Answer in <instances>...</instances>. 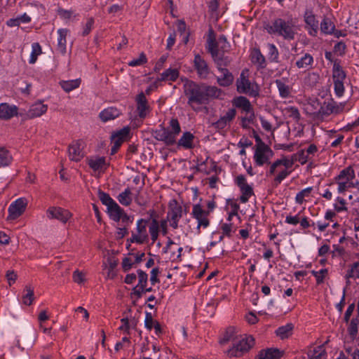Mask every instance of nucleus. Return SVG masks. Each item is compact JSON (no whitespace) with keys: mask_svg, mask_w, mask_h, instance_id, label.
I'll return each instance as SVG.
<instances>
[{"mask_svg":"<svg viewBox=\"0 0 359 359\" xmlns=\"http://www.w3.org/2000/svg\"><path fill=\"white\" fill-rule=\"evenodd\" d=\"M334 25L329 18H325L321 24L320 29L325 34H331L334 30Z\"/></svg>","mask_w":359,"mask_h":359,"instance_id":"4c0bfd02","label":"nucleus"},{"mask_svg":"<svg viewBox=\"0 0 359 359\" xmlns=\"http://www.w3.org/2000/svg\"><path fill=\"white\" fill-rule=\"evenodd\" d=\"M157 322L156 320H154L152 318V316L150 313H146V317H145V327L151 330L152 327H154L155 323Z\"/></svg>","mask_w":359,"mask_h":359,"instance_id":"680f3d73","label":"nucleus"},{"mask_svg":"<svg viewBox=\"0 0 359 359\" xmlns=\"http://www.w3.org/2000/svg\"><path fill=\"white\" fill-rule=\"evenodd\" d=\"M138 275V287L144 288L147 283V274L142 270L137 271Z\"/></svg>","mask_w":359,"mask_h":359,"instance_id":"09e8293b","label":"nucleus"},{"mask_svg":"<svg viewBox=\"0 0 359 359\" xmlns=\"http://www.w3.org/2000/svg\"><path fill=\"white\" fill-rule=\"evenodd\" d=\"M207 48L217 67H225L230 64L231 60L225 55V52L220 51L218 48H215L211 40L210 41V46L207 47Z\"/></svg>","mask_w":359,"mask_h":359,"instance_id":"9d476101","label":"nucleus"},{"mask_svg":"<svg viewBox=\"0 0 359 359\" xmlns=\"http://www.w3.org/2000/svg\"><path fill=\"white\" fill-rule=\"evenodd\" d=\"M205 103L210 98H217L221 95V90L216 86H210L203 83Z\"/></svg>","mask_w":359,"mask_h":359,"instance_id":"393cba45","label":"nucleus"},{"mask_svg":"<svg viewBox=\"0 0 359 359\" xmlns=\"http://www.w3.org/2000/svg\"><path fill=\"white\" fill-rule=\"evenodd\" d=\"M11 161V157L8 151L4 148H0V166L8 165Z\"/></svg>","mask_w":359,"mask_h":359,"instance_id":"a18cd8bd","label":"nucleus"},{"mask_svg":"<svg viewBox=\"0 0 359 359\" xmlns=\"http://www.w3.org/2000/svg\"><path fill=\"white\" fill-rule=\"evenodd\" d=\"M84 142L81 140L73 142L69 146V156L70 160L78 162L83 157V149Z\"/></svg>","mask_w":359,"mask_h":359,"instance_id":"9b49d317","label":"nucleus"},{"mask_svg":"<svg viewBox=\"0 0 359 359\" xmlns=\"http://www.w3.org/2000/svg\"><path fill=\"white\" fill-rule=\"evenodd\" d=\"M346 48V44L344 42L340 41L334 45V51L335 53H337L339 55H342L345 53Z\"/></svg>","mask_w":359,"mask_h":359,"instance_id":"052dcab7","label":"nucleus"},{"mask_svg":"<svg viewBox=\"0 0 359 359\" xmlns=\"http://www.w3.org/2000/svg\"><path fill=\"white\" fill-rule=\"evenodd\" d=\"M355 177V172L351 167H348L342 170L339 175L335 178L336 181L344 180L346 178V181H352Z\"/></svg>","mask_w":359,"mask_h":359,"instance_id":"72a5a7b5","label":"nucleus"},{"mask_svg":"<svg viewBox=\"0 0 359 359\" xmlns=\"http://www.w3.org/2000/svg\"><path fill=\"white\" fill-rule=\"evenodd\" d=\"M278 163V165H283L285 167L286 169L290 168L295 162V158H293V156L290 159L287 158L286 157H283L281 159L277 160L276 161Z\"/></svg>","mask_w":359,"mask_h":359,"instance_id":"3c124183","label":"nucleus"},{"mask_svg":"<svg viewBox=\"0 0 359 359\" xmlns=\"http://www.w3.org/2000/svg\"><path fill=\"white\" fill-rule=\"evenodd\" d=\"M68 32L69 31L67 29H60L57 31L59 34V38L57 39V49L63 54L66 53V37Z\"/></svg>","mask_w":359,"mask_h":359,"instance_id":"bb28decb","label":"nucleus"},{"mask_svg":"<svg viewBox=\"0 0 359 359\" xmlns=\"http://www.w3.org/2000/svg\"><path fill=\"white\" fill-rule=\"evenodd\" d=\"M108 266L104 264V267L108 269L107 277L113 279L116 276L114 269L118 264V261L114 257H109L107 259Z\"/></svg>","mask_w":359,"mask_h":359,"instance_id":"f704fd0d","label":"nucleus"},{"mask_svg":"<svg viewBox=\"0 0 359 359\" xmlns=\"http://www.w3.org/2000/svg\"><path fill=\"white\" fill-rule=\"evenodd\" d=\"M179 77V71L177 69L169 68L162 74L158 81H175Z\"/></svg>","mask_w":359,"mask_h":359,"instance_id":"b1692460","label":"nucleus"},{"mask_svg":"<svg viewBox=\"0 0 359 359\" xmlns=\"http://www.w3.org/2000/svg\"><path fill=\"white\" fill-rule=\"evenodd\" d=\"M111 141L114 144L111 149V154H114L116 153L117 150L123 143V141L121 140V137H111Z\"/></svg>","mask_w":359,"mask_h":359,"instance_id":"4d7b16f0","label":"nucleus"},{"mask_svg":"<svg viewBox=\"0 0 359 359\" xmlns=\"http://www.w3.org/2000/svg\"><path fill=\"white\" fill-rule=\"evenodd\" d=\"M236 334V332L235 327H228L226 329V332H224L222 338L219 340V344L223 345L230 341H232L234 342V341L237 339Z\"/></svg>","mask_w":359,"mask_h":359,"instance_id":"c85d7f7f","label":"nucleus"},{"mask_svg":"<svg viewBox=\"0 0 359 359\" xmlns=\"http://www.w3.org/2000/svg\"><path fill=\"white\" fill-rule=\"evenodd\" d=\"M242 192V195L241 196L240 201L245 203H246L249 198L253 194L252 188L248 184L245 186L244 188L242 187L241 189Z\"/></svg>","mask_w":359,"mask_h":359,"instance_id":"49530a36","label":"nucleus"},{"mask_svg":"<svg viewBox=\"0 0 359 359\" xmlns=\"http://www.w3.org/2000/svg\"><path fill=\"white\" fill-rule=\"evenodd\" d=\"M137 111L141 118H144L149 110L147 100L144 93H139L136 97Z\"/></svg>","mask_w":359,"mask_h":359,"instance_id":"2eb2a0df","label":"nucleus"},{"mask_svg":"<svg viewBox=\"0 0 359 359\" xmlns=\"http://www.w3.org/2000/svg\"><path fill=\"white\" fill-rule=\"evenodd\" d=\"M257 141H259V143L257 146L254 158L256 163L260 166L264 163H269V159L272 157L273 152L267 145L261 141L260 138L257 137Z\"/></svg>","mask_w":359,"mask_h":359,"instance_id":"39448f33","label":"nucleus"},{"mask_svg":"<svg viewBox=\"0 0 359 359\" xmlns=\"http://www.w3.org/2000/svg\"><path fill=\"white\" fill-rule=\"evenodd\" d=\"M130 132L129 128H124L117 132L115 135H114L112 137H121L122 141L123 142L124 139L127 137Z\"/></svg>","mask_w":359,"mask_h":359,"instance_id":"338daca9","label":"nucleus"},{"mask_svg":"<svg viewBox=\"0 0 359 359\" xmlns=\"http://www.w3.org/2000/svg\"><path fill=\"white\" fill-rule=\"evenodd\" d=\"M81 79H76L74 80L62 81L60 83L61 87L66 92H70L79 87L81 84Z\"/></svg>","mask_w":359,"mask_h":359,"instance_id":"7c9ffc66","label":"nucleus"},{"mask_svg":"<svg viewBox=\"0 0 359 359\" xmlns=\"http://www.w3.org/2000/svg\"><path fill=\"white\" fill-rule=\"evenodd\" d=\"M147 62V57L144 53H142L138 59L131 60L128 65L130 67L142 65Z\"/></svg>","mask_w":359,"mask_h":359,"instance_id":"6e6d98bb","label":"nucleus"},{"mask_svg":"<svg viewBox=\"0 0 359 359\" xmlns=\"http://www.w3.org/2000/svg\"><path fill=\"white\" fill-rule=\"evenodd\" d=\"M47 109V105L42 104L41 102H38L30 107L27 115L29 118L39 117L46 112Z\"/></svg>","mask_w":359,"mask_h":359,"instance_id":"412c9836","label":"nucleus"},{"mask_svg":"<svg viewBox=\"0 0 359 359\" xmlns=\"http://www.w3.org/2000/svg\"><path fill=\"white\" fill-rule=\"evenodd\" d=\"M276 83L280 95L282 97H287L290 94V87L280 80H276Z\"/></svg>","mask_w":359,"mask_h":359,"instance_id":"a19ab883","label":"nucleus"},{"mask_svg":"<svg viewBox=\"0 0 359 359\" xmlns=\"http://www.w3.org/2000/svg\"><path fill=\"white\" fill-rule=\"evenodd\" d=\"M25 291L26 292V294L22 296V302L25 305L29 306L32 304L34 299V289L31 285H26Z\"/></svg>","mask_w":359,"mask_h":359,"instance_id":"e433bc0d","label":"nucleus"},{"mask_svg":"<svg viewBox=\"0 0 359 359\" xmlns=\"http://www.w3.org/2000/svg\"><path fill=\"white\" fill-rule=\"evenodd\" d=\"M252 61L261 65L265 62V59L259 50H255L252 53Z\"/></svg>","mask_w":359,"mask_h":359,"instance_id":"603ef678","label":"nucleus"},{"mask_svg":"<svg viewBox=\"0 0 359 359\" xmlns=\"http://www.w3.org/2000/svg\"><path fill=\"white\" fill-rule=\"evenodd\" d=\"M98 197L101 202L105 205L107 208L116 203L108 194L104 193L100 189L98 191Z\"/></svg>","mask_w":359,"mask_h":359,"instance_id":"79ce46f5","label":"nucleus"},{"mask_svg":"<svg viewBox=\"0 0 359 359\" xmlns=\"http://www.w3.org/2000/svg\"><path fill=\"white\" fill-rule=\"evenodd\" d=\"M305 22L310 27L309 34L315 36L317 33L318 22L316 20L314 15L311 13H306L305 15Z\"/></svg>","mask_w":359,"mask_h":359,"instance_id":"a878e982","label":"nucleus"},{"mask_svg":"<svg viewBox=\"0 0 359 359\" xmlns=\"http://www.w3.org/2000/svg\"><path fill=\"white\" fill-rule=\"evenodd\" d=\"M210 40L214 43L215 48H218L220 51L226 52L229 47V45L226 41V39L224 36H219L217 41H215V35L212 29L210 31V34L207 41V47H209Z\"/></svg>","mask_w":359,"mask_h":359,"instance_id":"dca6fc26","label":"nucleus"},{"mask_svg":"<svg viewBox=\"0 0 359 359\" xmlns=\"http://www.w3.org/2000/svg\"><path fill=\"white\" fill-rule=\"evenodd\" d=\"M311 188H306L305 189H303L302 191H301L300 192H299L297 196H296V201L298 203H302L303 201H304V198L305 196H308L311 191Z\"/></svg>","mask_w":359,"mask_h":359,"instance_id":"bf43d9fd","label":"nucleus"},{"mask_svg":"<svg viewBox=\"0 0 359 359\" xmlns=\"http://www.w3.org/2000/svg\"><path fill=\"white\" fill-rule=\"evenodd\" d=\"M293 327L292 324L288 323L285 326L280 327L276 333L281 339H287L292 335Z\"/></svg>","mask_w":359,"mask_h":359,"instance_id":"c756f323","label":"nucleus"},{"mask_svg":"<svg viewBox=\"0 0 359 359\" xmlns=\"http://www.w3.org/2000/svg\"><path fill=\"white\" fill-rule=\"evenodd\" d=\"M313 61V57L310 54L306 53L296 62V65L299 69H308Z\"/></svg>","mask_w":359,"mask_h":359,"instance_id":"473e14b6","label":"nucleus"},{"mask_svg":"<svg viewBox=\"0 0 359 359\" xmlns=\"http://www.w3.org/2000/svg\"><path fill=\"white\" fill-rule=\"evenodd\" d=\"M32 48V51L30 56L29 63L34 64L36 62L38 55L41 54L42 50L41 46L38 43H33Z\"/></svg>","mask_w":359,"mask_h":359,"instance_id":"c03bdc74","label":"nucleus"},{"mask_svg":"<svg viewBox=\"0 0 359 359\" xmlns=\"http://www.w3.org/2000/svg\"><path fill=\"white\" fill-rule=\"evenodd\" d=\"M194 62L199 76L203 79L206 78L209 74L207 62L198 54L195 55Z\"/></svg>","mask_w":359,"mask_h":359,"instance_id":"f3484780","label":"nucleus"},{"mask_svg":"<svg viewBox=\"0 0 359 359\" xmlns=\"http://www.w3.org/2000/svg\"><path fill=\"white\" fill-rule=\"evenodd\" d=\"M233 104L245 112V116L242 118V124L243 127H248L249 123L253 122L255 117L250 101L245 97L240 96L233 100Z\"/></svg>","mask_w":359,"mask_h":359,"instance_id":"20e7f679","label":"nucleus"},{"mask_svg":"<svg viewBox=\"0 0 359 359\" xmlns=\"http://www.w3.org/2000/svg\"><path fill=\"white\" fill-rule=\"evenodd\" d=\"M89 167L94 171L102 172L107 168L104 157L93 156L87 160Z\"/></svg>","mask_w":359,"mask_h":359,"instance_id":"a211bd4d","label":"nucleus"},{"mask_svg":"<svg viewBox=\"0 0 359 359\" xmlns=\"http://www.w3.org/2000/svg\"><path fill=\"white\" fill-rule=\"evenodd\" d=\"M237 90L240 93L248 94L250 95L255 96L257 93L254 89L251 83L248 79V70H243L240 78L236 81Z\"/></svg>","mask_w":359,"mask_h":359,"instance_id":"423d86ee","label":"nucleus"},{"mask_svg":"<svg viewBox=\"0 0 359 359\" xmlns=\"http://www.w3.org/2000/svg\"><path fill=\"white\" fill-rule=\"evenodd\" d=\"M182 217V208L176 201L170 203L169 210L167 215V219L170 222V226L173 229L178 227V221Z\"/></svg>","mask_w":359,"mask_h":359,"instance_id":"1a4fd4ad","label":"nucleus"},{"mask_svg":"<svg viewBox=\"0 0 359 359\" xmlns=\"http://www.w3.org/2000/svg\"><path fill=\"white\" fill-rule=\"evenodd\" d=\"M107 210L110 217L113 220L116 222H118L119 220H121V218L122 217L123 215V210L121 209V207L116 203L109 206L107 208Z\"/></svg>","mask_w":359,"mask_h":359,"instance_id":"cd10ccee","label":"nucleus"},{"mask_svg":"<svg viewBox=\"0 0 359 359\" xmlns=\"http://www.w3.org/2000/svg\"><path fill=\"white\" fill-rule=\"evenodd\" d=\"M194 137V135L191 133L186 132L180 139L178 144L187 149L191 148Z\"/></svg>","mask_w":359,"mask_h":359,"instance_id":"c9c22d12","label":"nucleus"},{"mask_svg":"<svg viewBox=\"0 0 359 359\" xmlns=\"http://www.w3.org/2000/svg\"><path fill=\"white\" fill-rule=\"evenodd\" d=\"M6 277L8 280L9 285H11L12 283H15L17 280L18 276L14 271L11 270L6 272Z\"/></svg>","mask_w":359,"mask_h":359,"instance_id":"0e129e2a","label":"nucleus"},{"mask_svg":"<svg viewBox=\"0 0 359 359\" xmlns=\"http://www.w3.org/2000/svg\"><path fill=\"white\" fill-rule=\"evenodd\" d=\"M289 174L290 172L287 171L286 170L280 172L274 179L275 184L278 185V184H280L282 182V180H284Z\"/></svg>","mask_w":359,"mask_h":359,"instance_id":"69168bd1","label":"nucleus"},{"mask_svg":"<svg viewBox=\"0 0 359 359\" xmlns=\"http://www.w3.org/2000/svg\"><path fill=\"white\" fill-rule=\"evenodd\" d=\"M27 201L25 198H20L12 203L8 208V220H13L19 217L25 211Z\"/></svg>","mask_w":359,"mask_h":359,"instance_id":"0eeeda50","label":"nucleus"},{"mask_svg":"<svg viewBox=\"0 0 359 359\" xmlns=\"http://www.w3.org/2000/svg\"><path fill=\"white\" fill-rule=\"evenodd\" d=\"M255 344V339L252 336L234 341L232 346L226 352L229 358H239L247 353Z\"/></svg>","mask_w":359,"mask_h":359,"instance_id":"7ed1b4c3","label":"nucleus"},{"mask_svg":"<svg viewBox=\"0 0 359 359\" xmlns=\"http://www.w3.org/2000/svg\"><path fill=\"white\" fill-rule=\"evenodd\" d=\"M283 353L278 348H268L262 351L259 354V359H279L282 357Z\"/></svg>","mask_w":359,"mask_h":359,"instance_id":"5701e85b","label":"nucleus"},{"mask_svg":"<svg viewBox=\"0 0 359 359\" xmlns=\"http://www.w3.org/2000/svg\"><path fill=\"white\" fill-rule=\"evenodd\" d=\"M117 198L118 202L123 205L128 206L130 205L133 201L130 189L129 188L126 189L124 191L119 194Z\"/></svg>","mask_w":359,"mask_h":359,"instance_id":"2f4dec72","label":"nucleus"},{"mask_svg":"<svg viewBox=\"0 0 359 359\" xmlns=\"http://www.w3.org/2000/svg\"><path fill=\"white\" fill-rule=\"evenodd\" d=\"M219 74L217 77V83L221 86H229L233 81V74L226 68L223 67H217Z\"/></svg>","mask_w":359,"mask_h":359,"instance_id":"4468645a","label":"nucleus"},{"mask_svg":"<svg viewBox=\"0 0 359 359\" xmlns=\"http://www.w3.org/2000/svg\"><path fill=\"white\" fill-rule=\"evenodd\" d=\"M156 134L157 140L165 142L168 145H172L175 142L176 138L168 128H162L156 131Z\"/></svg>","mask_w":359,"mask_h":359,"instance_id":"6ab92c4d","label":"nucleus"},{"mask_svg":"<svg viewBox=\"0 0 359 359\" xmlns=\"http://www.w3.org/2000/svg\"><path fill=\"white\" fill-rule=\"evenodd\" d=\"M93 23H94V20L93 18H90L88 20L86 25H85V28L83 29V36H86L88 35L90 30H91V28L93 25Z\"/></svg>","mask_w":359,"mask_h":359,"instance_id":"774afa93","label":"nucleus"},{"mask_svg":"<svg viewBox=\"0 0 359 359\" xmlns=\"http://www.w3.org/2000/svg\"><path fill=\"white\" fill-rule=\"evenodd\" d=\"M121 114L120 109L114 107H109L100 113V118L103 122L114 120Z\"/></svg>","mask_w":359,"mask_h":359,"instance_id":"aec40b11","label":"nucleus"},{"mask_svg":"<svg viewBox=\"0 0 359 359\" xmlns=\"http://www.w3.org/2000/svg\"><path fill=\"white\" fill-rule=\"evenodd\" d=\"M18 114V108L7 103L0 104V118L8 120Z\"/></svg>","mask_w":359,"mask_h":359,"instance_id":"4be33fe9","label":"nucleus"},{"mask_svg":"<svg viewBox=\"0 0 359 359\" xmlns=\"http://www.w3.org/2000/svg\"><path fill=\"white\" fill-rule=\"evenodd\" d=\"M295 161H299L302 164L306 163L309 156L304 150H301L297 154L293 155Z\"/></svg>","mask_w":359,"mask_h":359,"instance_id":"864d4df0","label":"nucleus"},{"mask_svg":"<svg viewBox=\"0 0 359 359\" xmlns=\"http://www.w3.org/2000/svg\"><path fill=\"white\" fill-rule=\"evenodd\" d=\"M264 28L269 34L281 36L287 40L294 39L298 30L292 20L286 21L282 18L274 20L271 24L266 25Z\"/></svg>","mask_w":359,"mask_h":359,"instance_id":"f257e3e1","label":"nucleus"},{"mask_svg":"<svg viewBox=\"0 0 359 359\" xmlns=\"http://www.w3.org/2000/svg\"><path fill=\"white\" fill-rule=\"evenodd\" d=\"M333 81H344L346 78V74L341 69V66L334 63L333 66V74H332Z\"/></svg>","mask_w":359,"mask_h":359,"instance_id":"58836bf2","label":"nucleus"},{"mask_svg":"<svg viewBox=\"0 0 359 359\" xmlns=\"http://www.w3.org/2000/svg\"><path fill=\"white\" fill-rule=\"evenodd\" d=\"M170 132L176 138V136L180 133V126L179 121L176 118H172L170 121Z\"/></svg>","mask_w":359,"mask_h":359,"instance_id":"8fccbe9b","label":"nucleus"},{"mask_svg":"<svg viewBox=\"0 0 359 359\" xmlns=\"http://www.w3.org/2000/svg\"><path fill=\"white\" fill-rule=\"evenodd\" d=\"M208 214L209 212L203 210L199 204L194 205L192 210V215L198 221V228H200L201 226L206 228L208 226Z\"/></svg>","mask_w":359,"mask_h":359,"instance_id":"f8f14e48","label":"nucleus"},{"mask_svg":"<svg viewBox=\"0 0 359 359\" xmlns=\"http://www.w3.org/2000/svg\"><path fill=\"white\" fill-rule=\"evenodd\" d=\"M184 93L188 98V104L195 111H197L195 104L205 103L203 83L187 81L184 84Z\"/></svg>","mask_w":359,"mask_h":359,"instance_id":"f03ea898","label":"nucleus"},{"mask_svg":"<svg viewBox=\"0 0 359 359\" xmlns=\"http://www.w3.org/2000/svg\"><path fill=\"white\" fill-rule=\"evenodd\" d=\"M46 214L48 219H55L63 224H66L67 221L72 217V214L68 210L56 206L50 207L47 210Z\"/></svg>","mask_w":359,"mask_h":359,"instance_id":"6e6552de","label":"nucleus"},{"mask_svg":"<svg viewBox=\"0 0 359 359\" xmlns=\"http://www.w3.org/2000/svg\"><path fill=\"white\" fill-rule=\"evenodd\" d=\"M326 356V351L323 345H320L313 349V353L310 355L309 359H325Z\"/></svg>","mask_w":359,"mask_h":359,"instance_id":"ea45409f","label":"nucleus"},{"mask_svg":"<svg viewBox=\"0 0 359 359\" xmlns=\"http://www.w3.org/2000/svg\"><path fill=\"white\" fill-rule=\"evenodd\" d=\"M359 266V262H355L351 265V269L348 271L346 278L347 279V283L349 284V278H353L354 276H356V274H355V270L357 269Z\"/></svg>","mask_w":359,"mask_h":359,"instance_id":"13d9d810","label":"nucleus"},{"mask_svg":"<svg viewBox=\"0 0 359 359\" xmlns=\"http://www.w3.org/2000/svg\"><path fill=\"white\" fill-rule=\"evenodd\" d=\"M358 324V318H354L351 320L350 325L348 326V332L353 340L355 338L357 335Z\"/></svg>","mask_w":359,"mask_h":359,"instance_id":"37998d69","label":"nucleus"},{"mask_svg":"<svg viewBox=\"0 0 359 359\" xmlns=\"http://www.w3.org/2000/svg\"><path fill=\"white\" fill-rule=\"evenodd\" d=\"M344 81H334V91L337 96L341 97L344 92Z\"/></svg>","mask_w":359,"mask_h":359,"instance_id":"5fc2aeb1","label":"nucleus"},{"mask_svg":"<svg viewBox=\"0 0 359 359\" xmlns=\"http://www.w3.org/2000/svg\"><path fill=\"white\" fill-rule=\"evenodd\" d=\"M147 221L144 219H140L137 224V231L136 234H133L130 238L131 242H135L137 243H143L148 237L147 232Z\"/></svg>","mask_w":359,"mask_h":359,"instance_id":"ddd939ff","label":"nucleus"},{"mask_svg":"<svg viewBox=\"0 0 359 359\" xmlns=\"http://www.w3.org/2000/svg\"><path fill=\"white\" fill-rule=\"evenodd\" d=\"M236 110L234 109H229L226 113L225 114V115H224L223 116H222L221 118L225 121L226 123H229L231 122L233 118L235 117L236 116Z\"/></svg>","mask_w":359,"mask_h":359,"instance_id":"e2e57ef3","label":"nucleus"},{"mask_svg":"<svg viewBox=\"0 0 359 359\" xmlns=\"http://www.w3.org/2000/svg\"><path fill=\"white\" fill-rule=\"evenodd\" d=\"M72 278H73L74 282L76 283V284L82 285L86 280V273L83 271H81L79 270H75L73 272Z\"/></svg>","mask_w":359,"mask_h":359,"instance_id":"de8ad7c7","label":"nucleus"}]
</instances>
